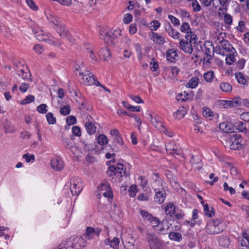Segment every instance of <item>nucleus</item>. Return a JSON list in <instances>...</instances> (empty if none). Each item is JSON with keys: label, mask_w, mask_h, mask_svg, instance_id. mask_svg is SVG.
I'll use <instances>...</instances> for the list:
<instances>
[{"label": "nucleus", "mask_w": 249, "mask_h": 249, "mask_svg": "<svg viewBox=\"0 0 249 249\" xmlns=\"http://www.w3.org/2000/svg\"><path fill=\"white\" fill-rule=\"evenodd\" d=\"M185 38V40L180 39V49L185 53L191 54L193 53V48L195 47L197 37L194 32H189L186 34Z\"/></svg>", "instance_id": "f257e3e1"}, {"label": "nucleus", "mask_w": 249, "mask_h": 249, "mask_svg": "<svg viewBox=\"0 0 249 249\" xmlns=\"http://www.w3.org/2000/svg\"><path fill=\"white\" fill-rule=\"evenodd\" d=\"M221 35H222V33L220 34L216 38L215 42L220 45H217L215 47V53L219 55L225 56L228 53L236 52L235 49L228 40L224 39L223 37L220 39L219 36Z\"/></svg>", "instance_id": "f03ea898"}, {"label": "nucleus", "mask_w": 249, "mask_h": 249, "mask_svg": "<svg viewBox=\"0 0 249 249\" xmlns=\"http://www.w3.org/2000/svg\"><path fill=\"white\" fill-rule=\"evenodd\" d=\"M224 229V224L219 219L211 220L205 227L206 232L211 235L218 234L222 232Z\"/></svg>", "instance_id": "7ed1b4c3"}, {"label": "nucleus", "mask_w": 249, "mask_h": 249, "mask_svg": "<svg viewBox=\"0 0 249 249\" xmlns=\"http://www.w3.org/2000/svg\"><path fill=\"white\" fill-rule=\"evenodd\" d=\"M76 71H79V75L81 76L83 84L86 86L95 85L97 86V83L99 82L96 77L89 71H85L84 72L81 69L77 68L76 69Z\"/></svg>", "instance_id": "20e7f679"}, {"label": "nucleus", "mask_w": 249, "mask_h": 249, "mask_svg": "<svg viewBox=\"0 0 249 249\" xmlns=\"http://www.w3.org/2000/svg\"><path fill=\"white\" fill-rule=\"evenodd\" d=\"M145 240L149 249H163L161 241L154 233L148 232L145 235Z\"/></svg>", "instance_id": "39448f33"}, {"label": "nucleus", "mask_w": 249, "mask_h": 249, "mask_svg": "<svg viewBox=\"0 0 249 249\" xmlns=\"http://www.w3.org/2000/svg\"><path fill=\"white\" fill-rule=\"evenodd\" d=\"M49 23L62 38L67 36L68 30L58 18L53 17L51 19H49Z\"/></svg>", "instance_id": "423d86ee"}, {"label": "nucleus", "mask_w": 249, "mask_h": 249, "mask_svg": "<svg viewBox=\"0 0 249 249\" xmlns=\"http://www.w3.org/2000/svg\"><path fill=\"white\" fill-rule=\"evenodd\" d=\"M200 47L201 50L204 52V63L206 65L210 64V61L212 59L213 55L215 48L211 42H206L204 43L203 46L200 45Z\"/></svg>", "instance_id": "0eeeda50"}, {"label": "nucleus", "mask_w": 249, "mask_h": 249, "mask_svg": "<svg viewBox=\"0 0 249 249\" xmlns=\"http://www.w3.org/2000/svg\"><path fill=\"white\" fill-rule=\"evenodd\" d=\"M83 187V183L81 178L74 177L70 179V190L73 196H78Z\"/></svg>", "instance_id": "6e6552de"}, {"label": "nucleus", "mask_w": 249, "mask_h": 249, "mask_svg": "<svg viewBox=\"0 0 249 249\" xmlns=\"http://www.w3.org/2000/svg\"><path fill=\"white\" fill-rule=\"evenodd\" d=\"M242 141V139L240 134H232L229 141L230 149L235 150L241 148Z\"/></svg>", "instance_id": "1a4fd4ad"}, {"label": "nucleus", "mask_w": 249, "mask_h": 249, "mask_svg": "<svg viewBox=\"0 0 249 249\" xmlns=\"http://www.w3.org/2000/svg\"><path fill=\"white\" fill-rule=\"evenodd\" d=\"M171 225L169 224L168 220L164 218L161 221L160 220V222L155 225L153 228L159 234H166Z\"/></svg>", "instance_id": "9d476101"}, {"label": "nucleus", "mask_w": 249, "mask_h": 249, "mask_svg": "<svg viewBox=\"0 0 249 249\" xmlns=\"http://www.w3.org/2000/svg\"><path fill=\"white\" fill-rule=\"evenodd\" d=\"M16 71L17 75L23 80L31 81V74L26 66H24L23 65H20L19 67L17 66Z\"/></svg>", "instance_id": "9b49d317"}, {"label": "nucleus", "mask_w": 249, "mask_h": 249, "mask_svg": "<svg viewBox=\"0 0 249 249\" xmlns=\"http://www.w3.org/2000/svg\"><path fill=\"white\" fill-rule=\"evenodd\" d=\"M155 195L154 196V200L156 203L159 204H162L166 197V193L163 188H155L154 189Z\"/></svg>", "instance_id": "f8f14e48"}, {"label": "nucleus", "mask_w": 249, "mask_h": 249, "mask_svg": "<svg viewBox=\"0 0 249 249\" xmlns=\"http://www.w3.org/2000/svg\"><path fill=\"white\" fill-rule=\"evenodd\" d=\"M241 105L242 99L239 96L233 98L231 100L221 101V105H222L225 108L237 107Z\"/></svg>", "instance_id": "ddd939ff"}, {"label": "nucleus", "mask_w": 249, "mask_h": 249, "mask_svg": "<svg viewBox=\"0 0 249 249\" xmlns=\"http://www.w3.org/2000/svg\"><path fill=\"white\" fill-rule=\"evenodd\" d=\"M167 152L171 155H179L181 153V150L174 142H170L165 145Z\"/></svg>", "instance_id": "4468645a"}, {"label": "nucleus", "mask_w": 249, "mask_h": 249, "mask_svg": "<svg viewBox=\"0 0 249 249\" xmlns=\"http://www.w3.org/2000/svg\"><path fill=\"white\" fill-rule=\"evenodd\" d=\"M124 247L125 249H139L138 242L131 236L126 239Z\"/></svg>", "instance_id": "2eb2a0df"}, {"label": "nucleus", "mask_w": 249, "mask_h": 249, "mask_svg": "<svg viewBox=\"0 0 249 249\" xmlns=\"http://www.w3.org/2000/svg\"><path fill=\"white\" fill-rule=\"evenodd\" d=\"M235 77L238 83L242 85L244 88L249 87V77H246L241 72L235 73Z\"/></svg>", "instance_id": "dca6fc26"}, {"label": "nucleus", "mask_w": 249, "mask_h": 249, "mask_svg": "<svg viewBox=\"0 0 249 249\" xmlns=\"http://www.w3.org/2000/svg\"><path fill=\"white\" fill-rule=\"evenodd\" d=\"M164 28L168 35L172 38L174 39L179 38V35H180V33L178 32H175V30L173 28L169 22L164 23Z\"/></svg>", "instance_id": "f3484780"}, {"label": "nucleus", "mask_w": 249, "mask_h": 249, "mask_svg": "<svg viewBox=\"0 0 249 249\" xmlns=\"http://www.w3.org/2000/svg\"><path fill=\"white\" fill-rule=\"evenodd\" d=\"M219 129L224 133H230L234 131V126L231 123L226 122L219 124Z\"/></svg>", "instance_id": "a211bd4d"}, {"label": "nucleus", "mask_w": 249, "mask_h": 249, "mask_svg": "<svg viewBox=\"0 0 249 249\" xmlns=\"http://www.w3.org/2000/svg\"><path fill=\"white\" fill-rule=\"evenodd\" d=\"M51 165L53 170L57 171L61 170L64 166L63 161L58 158H55L51 160Z\"/></svg>", "instance_id": "6ab92c4d"}, {"label": "nucleus", "mask_w": 249, "mask_h": 249, "mask_svg": "<svg viewBox=\"0 0 249 249\" xmlns=\"http://www.w3.org/2000/svg\"><path fill=\"white\" fill-rule=\"evenodd\" d=\"M178 50L175 49H171L167 50L166 56L168 61L173 62L177 60L178 57Z\"/></svg>", "instance_id": "aec40b11"}, {"label": "nucleus", "mask_w": 249, "mask_h": 249, "mask_svg": "<svg viewBox=\"0 0 249 249\" xmlns=\"http://www.w3.org/2000/svg\"><path fill=\"white\" fill-rule=\"evenodd\" d=\"M151 34L152 37H151V39L153 40L155 43L160 45H162L165 42L164 37L159 35L158 33L151 32Z\"/></svg>", "instance_id": "412c9836"}, {"label": "nucleus", "mask_w": 249, "mask_h": 249, "mask_svg": "<svg viewBox=\"0 0 249 249\" xmlns=\"http://www.w3.org/2000/svg\"><path fill=\"white\" fill-rule=\"evenodd\" d=\"M114 173H115V177L119 178H121L123 177V173L124 174V176H127V174H126L125 170H124V165L122 163H118L117 164V166H115V171H114Z\"/></svg>", "instance_id": "4be33fe9"}, {"label": "nucleus", "mask_w": 249, "mask_h": 249, "mask_svg": "<svg viewBox=\"0 0 249 249\" xmlns=\"http://www.w3.org/2000/svg\"><path fill=\"white\" fill-rule=\"evenodd\" d=\"M149 120L151 123L157 128L160 129L161 127H163L161 122L160 121V118L159 116L153 117L151 114H149Z\"/></svg>", "instance_id": "5701e85b"}, {"label": "nucleus", "mask_w": 249, "mask_h": 249, "mask_svg": "<svg viewBox=\"0 0 249 249\" xmlns=\"http://www.w3.org/2000/svg\"><path fill=\"white\" fill-rule=\"evenodd\" d=\"M36 37L39 40L45 41H48L51 44H54V41L51 40L50 38L51 36L44 34L43 33V31H41L40 33L38 34L37 33H36Z\"/></svg>", "instance_id": "b1692460"}, {"label": "nucleus", "mask_w": 249, "mask_h": 249, "mask_svg": "<svg viewBox=\"0 0 249 249\" xmlns=\"http://www.w3.org/2000/svg\"><path fill=\"white\" fill-rule=\"evenodd\" d=\"M85 127L87 130V133L89 135H93L96 132V126L95 125V124L92 122L88 121L85 123Z\"/></svg>", "instance_id": "393cba45"}, {"label": "nucleus", "mask_w": 249, "mask_h": 249, "mask_svg": "<svg viewBox=\"0 0 249 249\" xmlns=\"http://www.w3.org/2000/svg\"><path fill=\"white\" fill-rule=\"evenodd\" d=\"M100 38L105 40L106 42L111 41V35L110 32L106 31L104 29L100 30Z\"/></svg>", "instance_id": "a878e982"}, {"label": "nucleus", "mask_w": 249, "mask_h": 249, "mask_svg": "<svg viewBox=\"0 0 249 249\" xmlns=\"http://www.w3.org/2000/svg\"><path fill=\"white\" fill-rule=\"evenodd\" d=\"M176 207L172 203L168 204L165 208L166 214L173 216L175 214Z\"/></svg>", "instance_id": "bb28decb"}, {"label": "nucleus", "mask_w": 249, "mask_h": 249, "mask_svg": "<svg viewBox=\"0 0 249 249\" xmlns=\"http://www.w3.org/2000/svg\"><path fill=\"white\" fill-rule=\"evenodd\" d=\"M169 238L174 241L179 242L182 239V235L180 233L178 232H171L169 233Z\"/></svg>", "instance_id": "cd10ccee"}, {"label": "nucleus", "mask_w": 249, "mask_h": 249, "mask_svg": "<svg viewBox=\"0 0 249 249\" xmlns=\"http://www.w3.org/2000/svg\"><path fill=\"white\" fill-rule=\"evenodd\" d=\"M99 55L104 58V60H107L110 58V53L109 49L107 48H103L99 51Z\"/></svg>", "instance_id": "c85d7f7f"}, {"label": "nucleus", "mask_w": 249, "mask_h": 249, "mask_svg": "<svg viewBox=\"0 0 249 249\" xmlns=\"http://www.w3.org/2000/svg\"><path fill=\"white\" fill-rule=\"evenodd\" d=\"M218 243L220 246L228 247L230 244V241L227 236L221 235L218 237Z\"/></svg>", "instance_id": "c756f323"}, {"label": "nucleus", "mask_w": 249, "mask_h": 249, "mask_svg": "<svg viewBox=\"0 0 249 249\" xmlns=\"http://www.w3.org/2000/svg\"><path fill=\"white\" fill-rule=\"evenodd\" d=\"M199 81V80L197 77L194 76L190 79L187 85L188 88L194 89L197 86Z\"/></svg>", "instance_id": "7c9ffc66"}, {"label": "nucleus", "mask_w": 249, "mask_h": 249, "mask_svg": "<svg viewBox=\"0 0 249 249\" xmlns=\"http://www.w3.org/2000/svg\"><path fill=\"white\" fill-rule=\"evenodd\" d=\"M186 110L184 107L178 109L174 114L175 118L180 120L183 118L186 114Z\"/></svg>", "instance_id": "2f4dec72"}, {"label": "nucleus", "mask_w": 249, "mask_h": 249, "mask_svg": "<svg viewBox=\"0 0 249 249\" xmlns=\"http://www.w3.org/2000/svg\"><path fill=\"white\" fill-rule=\"evenodd\" d=\"M219 87L223 91L225 92H230L232 90V86L228 82L221 83Z\"/></svg>", "instance_id": "473e14b6"}, {"label": "nucleus", "mask_w": 249, "mask_h": 249, "mask_svg": "<svg viewBox=\"0 0 249 249\" xmlns=\"http://www.w3.org/2000/svg\"><path fill=\"white\" fill-rule=\"evenodd\" d=\"M5 123L4 124V128L6 133H13L16 131L15 128L9 124L7 119L5 120Z\"/></svg>", "instance_id": "72a5a7b5"}, {"label": "nucleus", "mask_w": 249, "mask_h": 249, "mask_svg": "<svg viewBox=\"0 0 249 249\" xmlns=\"http://www.w3.org/2000/svg\"><path fill=\"white\" fill-rule=\"evenodd\" d=\"M203 207L205 214L206 215L210 217H212L213 215H214V210L213 207H211L210 210L209 206L207 204H204Z\"/></svg>", "instance_id": "f704fd0d"}, {"label": "nucleus", "mask_w": 249, "mask_h": 249, "mask_svg": "<svg viewBox=\"0 0 249 249\" xmlns=\"http://www.w3.org/2000/svg\"><path fill=\"white\" fill-rule=\"evenodd\" d=\"M92 227H88L86 229V231L84 233L85 237L88 240H91L93 238V233Z\"/></svg>", "instance_id": "c9c22d12"}, {"label": "nucleus", "mask_w": 249, "mask_h": 249, "mask_svg": "<svg viewBox=\"0 0 249 249\" xmlns=\"http://www.w3.org/2000/svg\"><path fill=\"white\" fill-rule=\"evenodd\" d=\"M236 53V52H233L232 53H227L226 58V64L228 65H231L233 62L235 61V59L234 57V54Z\"/></svg>", "instance_id": "e433bc0d"}, {"label": "nucleus", "mask_w": 249, "mask_h": 249, "mask_svg": "<svg viewBox=\"0 0 249 249\" xmlns=\"http://www.w3.org/2000/svg\"><path fill=\"white\" fill-rule=\"evenodd\" d=\"M205 80L207 82H211L214 78V73L213 71H210L205 72L203 75Z\"/></svg>", "instance_id": "4c0bfd02"}, {"label": "nucleus", "mask_w": 249, "mask_h": 249, "mask_svg": "<svg viewBox=\"0 0 249 249\" xmlns=\"http://www.w3.org/2000/svg\"><path fill=\"white\" fill-rule=\"evenodd\" d=\"M62 141L66 148L71 150L73 148L72 142L68 138L62 137Z\"/></svg>", "instance_id": "58836bf2"}, {"label": "nucleus", "mask_w": 249, "mask_h": 249, "mask_svg": "<svg viewBox=\"0 0 249 249\" xmlns=\"http://www.w3.org/2000/svg\"><path fill=\"white\" fill-rule=\"evenodd\" d=\"M47 122L50 124H54L56 123V120L52 112H48L46 115Z\"/></svg>", "instance_id": "ea45409f"}, {"label": "nucleus", "mask_w": 249, "mask_h": 249, "mask_svg": "<svg viewBox=\"0 0 249 249\" xmlns=\"http://www.w3.org/2000/svg\"><path fill=\"white\" fill-rule=\"evenodd\" d=\"M97 142L101 145H104L107 142V137L103 134L99 135L97 138Z\"/></svg>", "instance_id": "a19ab883"}, {"label": "nucleus", "mask_w": 249, "mask_h": 249, "mask_svg": "<svg viewBox=\"0 0 249 249\" xmlns=\"http://www.w3.org/2000/svg\"><path fill=\"white\" fill-rule=\"evenodd\" d=\"M180 30L181 32L186 33L187 34V33L189 32H193L191 31V29L189 24L187 22H183L180 26Z\"/></svg>", "instance_id": "79ce46f5"}, {"label": "nucleus", "mask_w": 249, "mask_h": 249, "mask_svg": "<svg viewBox=\"0 0 249 249\" xmlns=\"http://www.w3.org/2000/svg\"><path fill=\"white\" fill-rule=\"evenodd\" d=\"M202 114L204 117L210 118V120H211V118L213 117L212 111L207 107H204L203 108Z\"/></svg>", "instance_id": "37998d69"}, {"label": "nucleus", "mask_w": 249, "mask_h": 249, "mask_svg": "<svg viewBox=\"0 0 249 249\" xmlns=\"http://www.w3.org/2000/svg\"><path fill=\"white\" fill-rule=\"evenodd\" d=\"M35 100V97L34 96L29 95L27 96L23 100H22L21 102V104L26 105L34 102Z\"/></svg>", "instance_id": "c03bdc74"}, {"label": "nucleus", "mask_w": 249, "mask_h": 249, "mask_svg": "<svg viewBox=\"0 0 249 249\" xmlns=\"http://www.w3.org/2000/svg\"><path fill=\"white\" fill-rule=\"evenodd\" d=\"M47 106L45 104H41L36 107V110L41 114H45L48 110Z\"/></svg>", "instance_id": "a18cd8bd"}, {"label": "nucleus", "mask_w": 249, "mask_h": 249, "mask_svg": "<svg viewBox=\"0 0 249 249\" xmlns=\"http://www.w3.org/2000/svg\"><path fill=\"white\" fill-rule=\"evenodd\" d=\"M236 126L239 131L245 132H247L245 123L242 122H237L236 123Z\"/></svg>", "instance_id": "49530a36"}, {"label": "nucleus", "mask_w": 249, "mask_h": 249, "mask_svg": "<svg viewBox=\"0 0 249 249\" xmlns=\"http://www.w3.org/2000/svg\"><path fill=\"white\" fill-rule=\"evenodd\" d=\"M71 111V107L69 105H66L60 109V113L63 115H68Z\"/></svg>", "instance_id": "de8ad7c7"}, {"label": "nucleus", "mask_w": 249, "mask_h": 249, "mask_svg": "<svg viewBox=\"0 0 249 249\" xmlns=\"http://www.w3.org/2000/svg\"><path fill=\"white\" fill-rule=\"evenodd\" d=\"M137 192L136 185H131L128 189L129 195L131 197H134L136 196Z\"/></svg>", "instance_id": "09e8293b"}, {"label": "nucleus", "mask_w": 249, "mask_h": 249, "mask_svg": "<svg viewBox=\"0 0 249 249\" xmlns=\"http://www.w3.org/2000/svg\"><path fill=\"white\" fill-rule=\"evenodd\" d=\"M76 122V119L74 116H69L66 119V123L69 126L75 124Z\"/></svg>", "instance_id": "8fccbe9b"}, {"label": "nucleus", "mask_w": 249, "mask_h": 249, "mask_svg": "<svg viewBox=\"0 0 249 249\" xmlns=\"http://www.w3.org/2000/svg\"><path fill=\"white\" fill-rule=\"evenodd\" d=\"M192 6L194 12H197L201 10V6L196 0H193Z\"/></svg>", "instance_id": "3c124183"}, {"label": "nucleus", "mask_w": 249, "mask_h": 249, "mask_svg": "<svg viewBox=\"0 0 249 249\" xmlns=\"http://www.w3.org/2000/svg\"><path fill=\"white\" fill-rule=\"evenodd\" d=\"M114 171H115V166H110L107 172V176L109 177L114 178V176L115 177V173H114Z\"/></svg>", "instance_id": "603ef678"}, {"label": "nucleus", "mask_w": 249, "mask_h": 249, "mask_svg": "<svg viewBox=\"0 0 249 249\" xmlns=\"http://www.w3.org/2000/svg\"><path fill=\"white\" fill-rule=\"evenodd\" d=\"M110 32L111 35V41L121 35V31L120 29H116L114 30L113 32Z\"/></svg>", "instance_id": "864d4df0"}, {"label": "nucleus", "mask_w": 249, "mask_h": 249, "mask_svg": "<svg viewBox=\"0 0 249 249\" xmlns=\"http://www.w3.org/2000/svg\"><path fill=\"white\" fill-rule=\"evenodd\" d=\"M119 243V239L117 237H114L111 241L110 247L114 249H118Z\"/></svg>", "instance_id": "5fc2aeb1"}, {"label": "nucleus", "mask_w": 249, "mask_h": 249, "mask_svg": "<svg viewBox=\"0 0 249 249\" xmlns=\"http://www.w3.org/2000/svg\"><path fill=\"white\" fill-rule=\"evenodd\" d=\"M150 29L152 31H156L160 26V23L158 20H154L150 23Z\"/></svg>", "instance_id": "6e6d98bb"}, {"label": "nucleus", "mask_w": 249, "mask_h": 249, "mask_svg": "<svg viewBox=\"0 0 249 249\" xmlns=\"http://www.w3.org/2000/svg\"><path fill=\"white\" fill-rule=\"evenodd\" d=\"M168 18L170 20L172 23L175 26H179L180 24V21L179 20L176 18L175 17L169 15H168Z\"/></svg>", "instance_id": "4d7b16f0"}, {"label": "nucleus", "mask_w": 249, "mask_h": 249, "mask_svg": "<svg viewBox=\"0 0 249 249\" xmlns=\"http://www.w3.org/2000/svg\"><path fill=\"white\" fill-rule=\"evenodd\" d=\"M147 221H148L154 227L155 226V225L160 222V219L159 218L154 216L153 215H151V217L149 218Z\"/></svg>", "instance_id": "13d9d810"}, {"label": "nucleus", "mask_w": 249, "mask_h": 249, "mask_svg": "<svg viewBox=\"0 0 249 249\" xmlns=\"http://www.w3.org/2000/svg\"><path fill=\"white\" fill-rule=\"evenodd\" d=\"M141 215L145 221H148L150 217H151V214L149 213L148 212L145 210H141Z\"/></svg>", "instance_id": "bf43d9fd"}, {"label": "nucleus", "mask_w": 249, "mask_h": 249, "mask_svg": "<svg viewBox=\"0 0 249 249\" xmlns=\"http://www.w3.org/2000/svg\"><path fill=\"white\" fill-rule=\"evenodd\" d=\"M141 215L145 221H148L150 217H151V214L149 213L148 212L145 210H141Z\"/></svg>", "instance_id": "052dcab7"}, {"label": "nucleus", "mask_w": 249, "mask_h": 249, "mask_svg": "<svg viewBox=\"0 0 249 249\" xmlns=\"http://www.w3.org/2000/svg\"><path fill=\"white\" fill-rule=\"evenodd\" d=\"M72 134L77 137H79L81 135L80 128L78 126H73L72 127Z\"/></svg>", "instance_id": "680f3d73"}, {"label": "nucleus", "mask_w": 249, "mask_h": 249, "mask_svg": "<svg viewBox=\"0 0 249 249\" xmlns=\"http://www.w3.org/2000/svg\"><path fill=\"white\" fill-rule=\"evenodd\" d=\"M152 61L151 62L150 64V70H152L153 71H155L157 70L159 64L158 63L155 61V59L154 58L152 59Z\"/></svg>", "instance_id": "e2e57ef3"}, {"label": "nucleus", "mask_w": 249, "mask_h": 249, "mask_svg": "<svg viewBox=\"0 0 249 249\" xmlns=\"http://www.w3.org/2000/svg\"><path fill=\"white\" fill-rule=\"evenodd\" d=\"M27 4L33 10L36 11L38 7L33 0H25Z\"/></svg>", "instance_id": "0e129e2a"}, {"label": "nucleus", "mask_w": 249, "mask_h": 249, "mask_svg": "<svg viewBox=\"0 0 249 249\" xmlns=\"http://www.w3.org/2000/svg\"><path fill=\"white\" fill-rule=\"evenodd\" d=\"M23 158L27 162H30L32 161H34L35 160V156L34 155L25 154L23 155Z\"/></svg>", "instance_id": "69168bd1"}, {"label": "nucleus", "mask_w": 249, "mask_h": 249, "mask_svg": "<svg viewBox=\"0 0 249 249\" xmlns=\"http://www.w3.org/2000/svg\"><path fill=\"white\" fill-rule=\"evenodd\" d=\"M225 23L228 25H231L232 22V17L228 14H226L224 17Z\"/></svg>", "instance_id": "338daca9"}, {"label": "nucleus", "mask_w": 249, "mask_h": 249, "mask_svg": "<svg viewBox=\"0 0 249 249\" xmlns=\"http://www.w3.org/2000/svg\"><path fill=\"white\" fill-rule=\"evenodd\" d=\"M246 60L244 58L239 59L236 63V67L239 69L242 70L244 68Z\"/></svg>", "instance_id": "774afa93"}]
</instances>
